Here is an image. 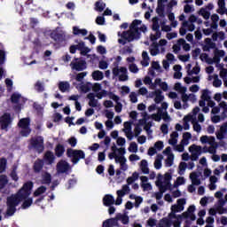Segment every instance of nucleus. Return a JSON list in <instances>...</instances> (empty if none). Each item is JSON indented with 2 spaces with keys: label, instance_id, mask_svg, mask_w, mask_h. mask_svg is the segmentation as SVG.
Returning <instances> with one entry per match:
<instances>
[{
  "label": "nucleus",
  "instance_id": "1",
  "mask_svg": "<svg viewBox=\"0 0 227 227\" xmlns=\"http://www.w3.org/2000/svg\"><path fill=\"white\" fill-rule=\"evenodd\" d=\"M33 181H28L22 185V187L18 191L16 194L7 197L6 215L9 217L14 215L15 212H17V207L20 205L21 201H23L21 205V208L23 210H27V208L33 205V198H29V196H31V191H33Z\"/></svg>",
  "mask_w": 227,
  "mask_h": 227
},
{
  "label": "nucleus",
  "instance_id": "2",
  "mask_svg": "<svg viewBox=\"0 0 227 227\" xmlns=\"http://www.w3.org/2000/svg\"><path fill=\"white\" fill-rule=\"evenodd\" d=\"M67 155L69 159H72L71 162H73V164H77L81 159H86V153H84L82 150L68 148L67 150Z\"/></svg>",
  "mask_w": 227,
  "mask_h": 227
},
{
  "label": "nucleus",
  "instance_id": "3",
  "mask_svg": "<svg viewBox=\"0 0 227 227\" xmlns=\"http://www.w3.org/2000/svg\"><path fill=\"white\" fill-rule=\"evenodd\" d=\"M30 145L38 153H43V150H45V146L43 145V137L42 136L32 137L30 139Z\"/></svg>",
  "mask_w": 227,
  "mask_h": 227
},
{
  "label": "nucleus",
  "instance_id": "4",
  "mask_svg": "<svg viewBox=\"0 0 227 227\" xmlns=\"http://www.w3.org/2000/svg\"><path fill=\"white\" fill-rule=\"evenodd\" d=\"M196 206L192 205L187 208V211L184 212L182 215H177V219H191V221H196Z\"/></svg>",
  "mask_w": 227,
  "mask_h": 227
},
{
  "label": "nucleus",
  "instance_id": "5",
  "mask_svg": "<svg viewBox=\"0 0 227 227\" xmlns=\"http://www.w3.org/2000/svg\"><path fill=\"white\" fill-rule=\"evenodd\" d=\"M70 67L72 70H76V72H82V70H86V68H88L86 60L79 59H74V62L72 61L70 63Z\"/></svg>",
  "mask_w": 227,
  "mask_h": 227
},
{
  "label": "nucleus",
  "instance_id": "6",
  "mask_svg": "<svg viewBox=\"0 0 227 227\" xmlns=\"http://www.w3.org/2000/svg\"><path fill=\"white\" fill-rule=\"evenodd\" d=\"M12 125V114L5 113L0 117V127L2 130H8Z\"/></svg>",
  "mask_w": 227,
  "mask_h": 227
},
{
  "label": "nucleus",
  "instance_id": "7",
  "mask_svg": "<svg viewBox=\"0 0 227 227\" xmlns=\"http://www.w3.org/2000/svg\"><path fill=\"white\" fill-rule=\"evenodd\" d=\"M121 36L123 40H127V42H134L136 38H139L137 37V33L135 30L123 31Z\"/></svg>",
  "mask_w": 227,
  "mask_h": 227
},
{
  "label": "nucleus",
  "instance_id": "8",
  "mask_svg": "<svg viewBox=\"0 0 227 227\" xmlns=\"http://www.w3.org/2000/svg\"><path fill=\"white\" fill-rule=\"evenodd\" d=\"M70 169V164L66 160H61L57 163V172L59 174L67 173Z\"/></svg>",
  "mask_w": 227,
  "mask_h": 227
},
{
  "label": "nucleus",
  "instance_id": "9",
  "mask_svg": "<svg viewBox=\"0 0 227 227\" xmlns=\"http://www.w3.org/2000/svg\"><path fill=\"white\" fill-rule=\"evenodd\" d=\"M51 38L54 40V42L58 43L59 45H63L65 43L66 39L64 34L53 32L51 34Z\"/></svg>",
  "mask_w": 227,
  "mask_h": 227
},
{
  "label": "nucleus",
  "instance_id": "10",
  "mask_svg": "<svg viewBox=\"0 0 227 227\" xmlns=\"http://www.w3.org/2000/svg\"><path fill=\"white\" fill-rule=\"evenodd\" d=\"M150 97H155L154 98L155 104H160V102H162V100H164V96L162 95V90H156L153 91L150 94Z\"/></svg>",
  "mask_w": 227,
  "mask_h": 227
},
{
  "label": "nucleus",
  "instance_id": "11",
  "mask_svg": "<svg viewBox=\"0 0 227 227\" xmlns=\"http://www.w3.org/2000/svg\"><path fill=\"white\" fill-rule=\"evenodd\" d=\"M164 3H168V0H158V6L156 8V13L159 14V17L164 18V10H165V5Z\"/></svg>",
  "mask_w": 227,
  "mask_h": 227
},
{
  "label": "nucleus",
  "instance_id": "12",
  "mask_svg": "<svg viewBox=\"0 0 227 227\" xmlns=\"http://www.w3.org/2000/svg\"><path fill=\"white\" fill-rule=\"evenodd\" d=\"M184 119L187 120L188 121H191L192 120V123L193 124V130H195V132H201V125L198 123L196 118H193L192 115H188L184 117Z\"/></svg>",
  "mask_w": 227,
  "mask_h": 227
},
{
  "label": "nucleus",
  "instance_id": "13",
  "mask_svg": "<svg viewBox=\"0 0 227 227\" xmlns=\"http://www.w3.org/2000/svg\"><path fill=\"white\" fill-rule=\"evenodd\" d=\"M141 20H134L129 26V29L137 33V38L141 36V33H139V27H137L139 25H141Z\"/></svg>",
  "mask_w": 227,
  "mask_h": 227
},
{
  "label": "nucleus",
  "instance_id": "14",
  "mask_svg": "<svg viewBox=\"0 0 227 227\" xmlns=\"http://www.w3.org/2000/svg\"><path fill=\"white\" fill-rule=\"evenodd\" d=\"M44 160L49 165L54 164V160H56V156H54V153H52L51 151H47L44 153Z\"/></svg>",
  "mask_w": 227,
  "mask_h": 227
},
{
  "label": "nucleus",
  "instance_id": "15",
  "mask_svg": "<svg viewBox=\"0 0 227 227\" xmlns=\"http://www.w3.org/2000/svg\"><path fill=\"white\" fill-rule=\"evenodd\" d=\"M43 160L37 159L33 165L34 173H40L43 169Z\"/></svg>",
  "mask_w": 227,
  "mask_h": 227
},
{
  "label": "nucleus",
  "instance_id": "16",
  "mask_svg": "<svg viewBox=\"0 0 227 227\" xmlns=\"http://www.w3.org/2000/svg\"><path fill=\"white\" fill-rule=\"evenodd\" d=\"M29 125H31V119H29V117L22 118L18 122V127H20V129H27L29 128Z\"/></svg>",
  "mask_w": 227,
  "mask_h": 227
},
{
  "label": "nucleus",
  "instance_id": "17",
  "mask_svg": "<svg viewBox=\"0 0 227 227\" xmlns=\"http://www.w3.org/2000/svg\"><path fill=\"white\" fill-rule=\"evenodd\" d=\"M118 226V219L115 218H109L103 222L102 227H114Z\"/></svg>",
  "mask_w": 227,
  "mask_h": 227
},
{
  "label": "nucleus",
  "instance_id": "18",
  "mask_svg": "<svg viewBox=\"0 0 227 227\" xmlns=\"http://www.w3.org/2000/svg\"><path fill=\"white\" fill-rule=\"evenodd\" d=\"M103 204L105 207H111V205H114V197H113V195L106 194L103 198Z\"/></svg>",
  "mask_w": 227,
  "mask_h": 227
},
{
  "label": "nucleus",
  "instance_id": "19",
  "mask_svg": "<svg viewBox=\"0 0 227 227\" xmlns=\"http://www.w3.org/2000/svg\"><path fill=\"white\" fill-rule=\"evenodd\" d=\"M87 98H89V106L90 107H97L98 104V100L95 99V93L90 92L87 95Z\"/></svg>",
  "mask_w": 227,
  "mask_h": 227
},
{
  "label": "nucleus",
  "instance_id": "20",
  "mask_svg": "<svg viewBox=\"0 0 227 227\" xmlns=\"http://www.w3.org/2000/svg\"><path fill=\"white\" fill-rule=\"evenodd\" d=\"M55 155L59 159L61 158L62 155H65V145L61 144H58L55 147Z\"/></svg>",
  "mask_w": 227,
  "mask_h": 227
},
{
  "label": "nucleus",
  "instance_id": "21",
  "mask_svg": "<svg viewBox=\"0 0 227 227\" xmlns=\"http://www.w3.org/2000/svg\"><path fill=\"white\" fill-rule=\"evenodd\" d=\"M173 224V221L168 219V217H163L160 220L158 225L156 227H170Z\"/></svg>",
  "mask_w": 227,
  "mask_h": 227
},
{
  "label": "nucleus",
  "instance_id": "22",
  "mask_svg": "<svg viewBox=\"0 0 227 227\" xmlns=\"http://www.w3.org/2000/svg\"><path fill=\"white\" fill-rule=\"evenodd\" d=\"M51 182H52V176H51V173L45 172L44 174H43L42 184H43L45 185H49V184H51Z\"/></svg>",
  "mask_w": 227,
  "mask_h": 227
},
{
  "label": "nucleus",
  "instance_id": "23",
  "mask_svg": "<svg viewBox=\"0 0 227 227\" xmlns=\"http://www.w3.org/2000/svg\"><path fill=\"white\" fill-rule=\"evenodd\" d=\"M169 172L165 173L164 175V184H166L167 187H171V179L173 178L172 175V169H169Z\"/></svg>",
  "mask_w": 227,
  "mask_h": 227
},
{
  "label": "nucleus",
  "instance_id": "24",
  "mask_svg": "<svg viewBox=\"0 0 227 227\" xmlns=\"http://www.w3.org/2000/svg\"><path fill=\"white\" fill-rule=\"evenodd\" d=\"M120 72L121 73V74L119 76V81L121 82L129 81V75H127V67H121L120 68Z\"/></svg>",
  "mask_w": 227,
  "mask_h": 227
},
{
  "label": "nucleus",
  "instance_id": "25",
  "mask_svg": "<svg viewBox=\"0 0 227 227\" xmlns=\"http://www.w3.org/2000/svg\"><path fill=\"white\" fill-rule=\"evenodd\" d=\"M152 29H153V31H158V35L160 34V25L159 24V18L158 17L153 18Z\"/></svg>",
  "mask_w": 227,
  "mask_h": 227
},
{
  "label": "nucleus",
  "instance_id": "26",
  "mask_svg": "<svg viewBox=\"0 0 227 227\" xmlns=\"http://www.w3.org/2000/svg\"><path fill=\"white\" fill-rule=\"evenodd\" d=\"M59 90L65 93L66 91H68L70 90V83L68 82H60L59 83Z\"/></svg>",
  "mask_w": 227,
  "mask_h": 227
},
{
  "label": "nucleus",
  "instance_id": "27",
  "mask_svg": "<svg viewBox=\"0 0 227 227\" xmlns=\"http://www.w3.org/2000/svg\"><path fill=\"white\" fill-rule=\"evenodd\" d=\"M162 159H164V156H162V154H157V157L154 160L155 169H160V168H162Z\"/></svg>",
  "mask_w": 227,
  "mask_h": 227
},
{
  "label": "nucleus",
  "instance_id": "28",
  "mask_svg": "<svg viewBox=\"0 0 227 227\" xmlns=\"http://www.w3.org/2000/svg\"><path fill=\"white\" fill-rule=\"evenodd\" d=\"M73 33L75 35H82V36H86V35H88V30H86V28L81 29L77 27H73Z\"/></svg>",
  "mask_w": 227,
  "mask_h": 227
},
{
  "label": "nucleus",
  "instance_id": "29",
  "mask_svg": "<svg viewBox=\"0 0 227 227\" xmlns=\"http://www.w3.org/2000/svg\"><path fill=\"white\" fill-rule=\"evenodd\" d=\"M6 185H8V176H6V175H1L0 176V191H2V189H4Z\"/></svg>",
  "mask_w": 227,
  "mask_h": 227
},
{
  "label": "nucleus",
  "instance_id": "30",
  "mask_svg": "<svg viewBox=\"0 0 227 227\" xmlns=\"http://www.w3.org/2000/svg\"><path fill=\"white\" fill-rule=\"evenodd\" d=\"M92 78L94 81H102L104 79V73L102 71L97 70L92 73Z\"/></svg>",
  "mask_w": 227,
  "mask_h": 227
},
{
  "label": "nucleus",
  "instance_id": "31",
  "mask_svg": "<svg viewBox=\"0 0 227 227\" xmlns=\"http://www.w3.org/2000/svg\"><path fill=\"white\" fill-rule=\"evenodd\" d=\"M35 90L37 93H43V91H45V86L43 83H42V82L37 81L35 84Z\"/></svg>",
  "mask_w": 227,
  "mask_h": 227
},
{
  "label": "nucleus",
  "instance_id": "32",
  "mask_svg": "<svg viewBox=\"0 0 227 227\" xmlns=\"http://www.w3.org/2000/svg\"><path fill=\"white\" fill-rule=\"evenodd\" d=\"M7 164H8V160H6V158L0 159V173H4V171H6Z\"/></svg>",
  "mask_w": 227,
  "mask_h": 227
},
{
  "label": "nucleus",
  "instance_id": "33",
  "mask_svg": "<svg viewBox=\"0 0 227 227\" xmlns=\"http://www.w3.org/2000/svg\"><path fill=\"white\" fill-rule=\"evenodd\" d=\"M45 191H47V187L42 185L34 192V196L37 198V196H41V194L45 193Z\"/></svg>",
  "mask_w": 227,
  "mask_h": 227
},
{
  "label": "nucleus",
  "instance_id": "34",
  "mask_svg": "<svg viewBox=\"0 0 227 227\" xmlns=\"http://www.w3.org/2000/svg\"><path fill=\"white\" fill-rule=\"evenodd\" d=\"M152 118L154 121H160L162 120V108H158V114H153Z\"/></svg>",
  "mask_w": 227,
  "mask_h": 227
},
{
  "label": "nucleus",
  "instance_id": "35",
  "mask_svg": "<svg viewBox=\"0 0 227 227\" xmlns=\"http://www.w3.org/2000/svg\"><path fill=\"white\" fill-rule=\"evenodd\" d=\"M117 223L121 221L122 224H127L129 223V215H116Z\"/></svg>",
  "mask_w": 227,
  "mask_h": 227
},
{
  "label": "nucleus",
  "instance_id": "36",
  "mask_svg": "<svg viewBox=\"0 0 227 227\" xmlns=\"http://www.w3.org/2000/svg\"><path fill=\"white\" fill-rule=\"evenodd\" d=\"M175 160V155L171 153L170 155L168 156V158L165 160V166L167 168H171L173 166V160Z\"/></svg>",
  "mask_w": 227,
  "mask_h": 227
},
{
  "label": "nucleus",
  "instance_id": "37",
  "mask_svg": "<svg viewBox=\"0 0 227 227\" xmlns=\"http://www.w3.org/2000/svg\"><path fill=\"white\" fill-rule=\"evenodd\" d=\"M185 169H187V163L182 161L178 166V175H184Z\"/></svg>",
  "mask_w": 227,
  "mask_h": 227
},
{
  "label": "nucleus",
  "instance_id": "38",
  "mask_svg": "<svg viewBox=\"0 0 227 227\" xmlns=\"http://www.w3.org/2000/svg\"><path fill=\"white\" fill-rule=\"evenodd\" d=\"M205 43L207 46V49L206 51H210V49H215V43L212 42V39L206 38Z\"/></svg>",
  "mask_w": 227,
  "mask_h": 227
},
{
  "label": "nucleus",
  "instance_id": "39",
  "mask_svg": "<svg viewBox=\"0 0 227 227\" xmlns=\"http://www.w3.org/2000/svg\"><path fill=\"white\" fill-rule=\"evenodd\" d=\"M95 7L98 12H104L106 10V3L104 2H96Z\"/></svg>",
  "mask_w": 227,
  "mask_h": 227
},
{
  "label": "nucleus",
  "instance_id": "40",
  "mask_svg": "<svg viewBox=\"0 0 227 227\" xmlns=\"http://www.w3.org/2000/svg\"><path fill=\"white\" fill-rule=\"evenodd\" d=\"M20 97L22 96L19 93H12V95L11 96V102L12 104H19V101L20 100Z\"/></svg>",
  "mask_w": 227,
  "mask_h": 227
},
{
  "label": "nucleus",
  "instance_id": "41",
  "mask_svg": "<svg viewBox=\"0 0 227 227\" xmlns=\"http://www.w3.org/2000/svg\"><path fill=\"white\" fill-rule=\"evenodd\" d=\"M174 90L176 91H180V93H185L187 91V89L185 87H182V83L176 82L174 86Z\"/></svg>",
  "mask_w": 227,
  "mask_h": 227
},
{
  "label": "nucleus",
  "instance_id": "42",
  "mask_svg": "<svg viewBox=\"0 0 227 227\" xmlns=\"http://www.w3.org/2000/svg\"><path fill=\"white\" fill-rule=\"evenodd\" d=\"M191 137H192V135L189 132H185L183 134V139L181 141V143H184L185 145H189V139H191Z\"/></svg>",
  "mask_w": 227,
  "mask_h": 227
},
{
  "label": "nucleus",
  "instance_id": "43",
  "mask_svg": "<svg viewBox=\"0 0 227 227\" xmlns=\"http://www.w3.org/2000/svg\"><path fill=\"white\" fill-rule=\"evenodd\" d=\"M200 98H201L202 100H206V102H207V100H210V99L212 98H210V91H208V90H204L202 91V95H201Z\"/></svg>",
  "mask_w": 227,
  "mask_h": 227
},
{
  "label": "nucleus",
  "instance_id": "44",
  "mask_svg": "<svg viewBox=\"0 0 227 227\" xmlns=\"http://www.w3.org/2000/svg\"><path fill=\"white\" fill-rule=\"evenodd\" d=\"M222 84H223V82L219 79V75L215 74V80L213 82V86L215 88H221Z\"/></svg>",
  "mask_w": 227,
  "mask_h": 227
},
{
  "label": "nucleus",
  "instance_id": "45",
  "mask_svg": "<svg viewBox=\"0 0 227 227\" xmlns=\"http://www.w3.org/2000/svg\"><path fill=\"white\" fill-rule=\"evenodd\" d=\"M190 152H195V153H198L200 155V153H201V146L200 145H192L189 148Z\"/></svg>",
  "mask_w": 227,
  "mask_h": 227
},
{
  "label": "nucleus",
  "instance_id": "46",
  "mask_svg": "<svg viewBox=\"0 0 227 227\" xmlns=\"http://www.w3.org/2000/svg\"><path fill=\"white\" fill-rule=\"evenodd\" d=\"M183 27H188V31H194L196 29V26L193 23L189 24V21L183 22Z\"/></svg>",
  "mask_w": 227,
  "mask_h": 227
},
{
  "label": "nucleus",
  "instance_id": "47",
  "mask_svg": "<svg viewBox=\"0 0 227 227\" xmlns=\"http://www.w3.org/2000/svg\"><path fill=\"white\" fill-rule=\"evenodd\" d=\"M115 162H120L121 168H123L125 166V163L127 162V159L125 156H117L115 157Z\"/></svg>",
  "mask_w": 227,
  "mask_h": 227
},
{
  "label": "nucleus",
  "instance_id": "48",
  "mask_svg": "<svg viewBox=\"0 0 227 227\" xmlns=\"http://www.w3.org/2000/svg\"><path fill=\"white\" fill-rule=\"evenodd\" d=\"M200 13L206 20H208V19H210V12L206 9H200Z\"/></svg>",
  "mask_w": 227,
  "mask_h": 227
},
{
  "label": "nucleus",
  "instance_id": "49",
  "mask_svg": "<svg viewBox=\"0 0 227 227\" xmlns=\"http://www.w3.org/2000/svg\"><path fill=\"white\" fill-rule=\"evenodd\" d=\"M184 207L177 206V204L171 206V211L174 212L175 214L184 211Z\"/></svg>",
  "mask_w": 227,
  "mask_h": 227
},
{
  "label": "nucleus",
  "instance_id": "50",
  "mask_svg": "<svg viewBox=\"0 0 227 227\" xmlns=\"http://www.w3.org/2000/svg\"><path fill=\"white\" fill-rule=\"evenodd\" d=\"M5 84L7 86V91L10 92L12 90H13V81L10 78L5 79Z\"/></svg>",
  "mask_w": 227,
  "mask_h": 227
},
{
  "label": "nucleus",
  "instance_id": "51",
  "mask_svg": "<svg viewBox=\"0 0 227 227\" xmlns=\"http://www.w3.org/2000/svg\"><path fill=\"white\" fill-rule=\"evenodd\" d=\"M128 150H129V152H131L132 153H137V144H136V142H131Z\"/></svg>",
  "mask_w": 227,
  "mask_h": 227
},
{
  "label": "nucleus",
  "instance_id": "52",
  "mask_svg": "<svg viewBox=\"0 0 227 227\" xmlns=\"http://www.w3.org/2000/svg\"><path fill=\"white\" fill-rule=\"evenodd\" d=\"M20 134L23 137H27L31 134V128H23L20 131Z\"/></svg>",
  "mask_w": 227,
  "mask_h": 227
},
{
  "label": "nucleus",
  "instance_id": "53",
  "mask_svg": "<svg viewBox=\"0 0 227 227\" xmlns=\"http://www.w3.org/2000/svg\"><path fill=\"white\" fill-rule=\"evenodd\" d=\"M85 75H88V73H79L78 74H76L75 80L77 81V82H82V80L84 79Z\"/></svg>",
  "mask_w": 227,
  "mask_h": 227
},
{
  "label": "nucleus",
  "instance_id": "54",
  "mask_svg": "<svg viewBox=\"0 0 227 227\" xmlns=\"http://www.w3.org/2000/svg\"><path fill=\"white\" fill-rule=\"evenodd\" d=\"M154 148H155V150H158L159 152H160V150H162L164 148V142L163 141H157L154 144Z\"/></svg>",
  "mask_w": 227,
  "mask_h": 227
},
{
  "label": "nucleus",
  "instance_id": "55",
  "mask_svg": "<svg viewBox=\"0 0 227 227\" xmlns=\"http://www.w3.org/2000/svg\"><path fill=\"white\" fill-rule=\"evenodd\" d=\"M96 24L98 26H104V24H106V18L103 16H98L96 19Z\"/></svg>",
  "mask_w": 227,
  "mask_h": 227
},
{
  "label": "nucleus",
  "instance_id": "56",
  "mask_svg": "<svg viewBox=\"0 0 227 227\" xmlns=\"http://www.w3.org/2000/svg\"><path fill=\"white\" fill-rule=\"evenodd\" d=\"M108 97L111 100H114V102H120V97L114 92H108Z\"/></svg>",
  "mask_w": 227,
  "mask_h": 227
},
{
  "label": "nucleus",
  "instance_id": "57",
  "mask_svg": "<svg viewBox=\"0 0 227 227\" xmlns=\"http://www.w3.org/2000/svg\"><path fill=\"white\" fill-rule=\"evenodd\" d=\"M167 190H168V188H164V190H160V192H157L155 193L156 200H162V196H163L164 192H166Z\"/></svg>",
  "mask_w": 227,
  "mask_h": 227
},
{
  "label": "nucleus",
  "instance_id": "58",
  "mask_svg": "<svg viewBox=\"0 0 227 227\" xmlns=\"http://www.w3.org/2000/svg\"><path fill=\"white\" fill-rule=\"evenodd\" d=\"M201 68L199 66H196L192 68V71L188 72V75H192V74H195V75H198L200 74Z\"/></svg>",
  "mask_w": 227,
  "mask_h": 227
},
{
  "label": "nucleus",
  "instance_id": "59",
  "mask_svg": "<svg viewBox=\"0 0 227 227\" xmlns=\"http://www.w3.org/2000/svg\"><path fill=\"white\" fill-rule=\"evenodd\" d=\"M129 68V72H131L132 74H137V72H139V68L136 64H130Z\"/></svg>",
  "mask_w": 227,
  "mask_h": 227
},
{
  "label": "nucleus",
  "instance_id": "60",
  "mask_svg": "<svg viewBox=\"0 0 227 227\" xmlns=\"http://www.w3.org/2000/svg\"><path fill=\"white\" fill-rule=\"evenodd\" d=\"M68 144L72 146V148H74V146L77 145V138L74 137H72L68 139Z\"/></svg>",
  "mask_w": 227,
  "mask_h": 227
},
{
  "label": "nucleus",
  "instance_id": "61",
  "mask_svg": "<svg viewBox=\"0 0 227 227\" xmlns=\"http://www.w3.org/2000/svg\"><path fill=\"white\" fill-rule=\"evenodd\" d=\"M129 98L132 104H136L137 102V94H136V92H131L129 94Z\"/></svg>",
  "mask_w": 227,
  "mask_h": 227
},
{
  "label": "nucleus",
  "instance_id": "62",
  "mask_svg": "<svg viewBox=\"0 0 227 227\" xmlns=\"http://www.w3.org/2000/svg\"><path fill=\"white\" fill-rule=\"evenodd\" d=\"M97 51L98 52V54L104 55L107 52V50H106V47L102 45H98L97 47Z\"/></svg>",
  "mask_w": 227,
  "mask_h": 227
},
{
  "label": "nucleus",
  "instance_id": "63",
  "mask_svg": "<svg viewBox=\"0 0 227 227\" xmlns=\"http://www.w3.org/2000/svg\"><path fill=\"white\" fill-rule=\"evenodd\" d=\"M77 184V179L72 178L68 180V186L67 189H72Z\"/></svg>",
  "mask_w": 227,
  "mask_h": 227
},
{
  "label": "nucleus",
  "instance_id": "64",
  "mask_svg": "<svg viewBox=\"0 0 227 227\" xmlns=\"http://www.w3.org/2000/svg\"><path fill=\"white\" fill-rule=\"evenodd\" d=\"M220 77L223 80L226 79V77H227V69L226 68H222L220 70Z\"/></svg>",
  "mask_w": 227,
  "mask_h": 227
}]
</instances>
